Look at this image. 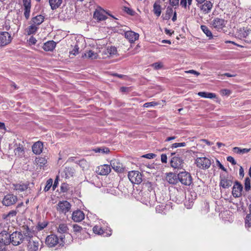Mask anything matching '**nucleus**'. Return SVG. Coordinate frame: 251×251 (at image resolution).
Instances as JSON below:
<instances>
[{"instance_id":"f257e3e1","label":"nucleus","mask_w":251,"mask_h":251,"mask_svg":"<svg viewBox=\"0 0 251 251\" xmlns=\"http://www.w3.org/2000/svg\"><path fill=\"white\" fill-rule=\"evenodd\" d=\"M46 244L50 247H54L57 244L63 246L65 244V235H61L59 237L55 234L48 235L46 239Z\"/></svg>"},{"instance_id":"f03ea898","label":"nucleus","mask_w":251,"mask_h":251,"mask_svg":"<svg viewBox=\"0 0 251 251\" xmlns=\"http://www.w3.org/2000/svg\"><path fill=\"white\" fill-rule=\"evenodd\" d=\"M177 178L178 182H180L182 184L186 186H190L193 182L191 174L185 170L178 173Z\"/></svg>"},{"instance_id":"7ed1b4c3","label":"nucleus","mask_w":251,"mask_h":251,"mask_svg":"<svg viewBox=\"0 0 251 251\" xmlns=\"http://www.w3.org/2000/svg\"><path fill=\"white\" fill-rule=\"evenodd\" d=\"M170 166L175 170H184L185 163L184 159L180 155L173 156L171 158L170 161Z\"/></svg>"},{"instance_id":"20e7f679","label":"nucleus","mask_w":251,"mask_h":251,"mask_svg":"<svg viewBox=\"0 0 251 251\" xmlns=\"http://www.w3.org/2000/svg\"><path fill=\"white\" fill-rule=\"evenodd\" d=\"M232 177L226 174H221L220 176L219 186L223 189H227L232 184Z\"/></svg>"},{"instance_id":"39448f33","label":"nucleus","mask_w":251,"mask_h":251,"mask_svg":"<svg viewBox=\"0 0 251 251\" xmlns=\"http://www.w3.org/2000/svg\"><path fill=\"white\" fill-rule=\"evenodd\" d=\"M232 194L233 197L239 198L244 196V192L243 191V186L241 183L238 180L234 182L233 186L232 187Z\"/></svg>"},{"instance_id":"423d86ee","label":"nucleus","mask_w":251,"mask_h":251,"mask_svg":"<svg viewBox=\"0 0 251 251\" xmlns=\"http://www.w3.org/2000/svg\"><path fill=\"white\" fill-rule=\"evenodd\" d=\"M142 174L137 171H131L128 173V177L132 183L139 184L142 181Z\"/></svg>"},{"instance_id":"0eeeda50","label":"nucleus","mask_w":251,"mask_h":251,"mask_svg":"<svg viewBox=\"0 0 251 251\" xmlns=\"http://www.w3.org/2000/svg\"><path fill=\"white\" fill-rule=\"evenodd\" d=\"M195 163L198 167L203 170L208 169L211 164V161L205 157L197 158Z\"/></svg>"},{"instance_id":"6e6552de","label":"nucleus","mask_w":251,"mask_h":251,"mask_svg":"<svg viewBox=\"0 0 251 251\" xmlns=\"http://www.w3.org/2000/svg\"><path fill=\"white\" fill-rule=\"evenodd\" d=\"M10 235L11 243L14 246L20 245L24 241V236L21 232L15 231L13 232Z\"/></svg>"},{"instance_id":"1a4fd4ad","label":"nucleus","mask_w":251,"mask_h":251,"mask_svg":"<svg viewBox=\"0 0 251 251\" xmlns=\"http://www.w3.org/2000/svg\"><path fill=\"white\" fill-rule=\"evenodd\" d=\"M18 200L17 197L13 194H8L4 196L2 203L3 205L9 206L15 204Z\"/></svg>"},{"instance_id":"9d476101","label":"nucleus","mask_w":251,"mask_h":251,"mask_svg":"<svg viewBox=\"0 0 251 251\" xmlns=\"http://www.w3.org/2000/svg\"><path fill=\"white\" fill-rule=\"evenodd\" d=\"M105 11L100 7H98L95 11L93 14V18L100 22L105 20L107 17L104 14Z\"/></svg>"},{"instance_id":"9b49d317","label":"nucleus","mask_w":251,"mask_h":251,"mask_svg":"<svg viewBox=\"0 0 251 251\" xmlns=\"http://www.w3.org/2000/svg\"><path fill=\"white\" fill-rule=\"evenodd\" d=\"M71 205L67 201H59L57 205V210L60 212L66 214L71 209Z\"/></svg>"},{"instance_id":"f8f14e48","label":"nucleus","mask_w":251,"mask_h":251,"mask_svg":"<svg viewBox=\"0 0 251 251\" xmlns=\"http://www.w3.org/2000/svg\"><path fill=\"white\" fill-rule=\"evenodd\" d=\"M12 40L10 34L6 31L0 33V44L1 46H4L9 44Z\"/></svg>"},{"instance_id":"ddd939ff","label":"nucleus","mask_w":251,"mask_h":251,"mask_svg":"<svg viewBox=\"0 0 251 251\" xmlns=\"http://www.w3.org/2000/svg\"><path fill=\"white\" fill-rule=\"evenodd\" d=\"M75 172V169L71 166H66L61 172L62 177L66 179L69 178L74 176Z\"/></svg>"},{"instance_id":"4468645a","label":"nucleus","mask_w":251,"mask_h":251,"mask_svg":"<svg viewBox=\"0 0 251 251\" xmlns=\"http://www.w3.org/2000/svg\"><path fill=\"white\" fill-rule=\"evenodd\" d=\"M110 166L113 170L117 173H123L124 172L125 167L123 164L120 162L118 160H113L110 162Z\"/></svg>"},{"instance_id":"2eb2a0df","label":"nucleus","mask_w":251,"mask_h":251,"mask_svg":"<svg viewBox=\"0 0 251 251\" xmlns=\"http://www.w3.org/2000/svg\"><path fill=\"white\" fill-rule=\"evenodd\" d=\"M177 176V171L169 172L166 174V179L170 184L176 185L178 183Z\"/></svg>"},{"instance_id":"dca6fc26","label":"nucleus","mask_w":251,"mask_h":251,"mask_svg":"<svg viewBox=\"0 0 251 251\" xmlns=\"http://www.w3.org/2000/svg\"><path fill=\"white\" fill-rule=\"evenodd\" d=\"M11 235L7 231L3 230L0 233V241L5 245H8L11 243Z\"/></svg>"},{"instance_id":"f3484780","label":"nucleus","mask_w":251,"mask_h":251,"mask_svg":"<svg viewBox=\"0 0 251 251\" xmlns=\"http://www.w3.org/2000/svg\"><path fill=\"white\" fill-rule=\"evenodd\" d=\"M84 214L80 210H77L73 212L72 219L74 222H79L84 219Z\"/></svg>"},{"instance_id":"a211bd4d","label":"nucleus","mask_w":251,"mask_h":251,"mask_svg":"<svg viewBox=\"0 0 251 251\" xmlns=\"http://www.w3.org/2000/svg\"><path fill=\"white\" fill-rule=\"evenodd\" d=\"M139 34L132 31H127L125 33V37L130 43H133L139 38Z\"/></svg>"},{"instance_id":"6ab92c4d","label":"nucleus","mask_w":251,"mask_h":251,"mask_svg":"<svg viewBox=\"0 0 251 251\" xmlns=\"http://www.w3.org/2000/svg\"><path fill=\"white\" fill-rule=\"evenodd\" d=\"M43 149V143L41 141L36 142L32 146L33 152L35 154H40Z\"/></svg>"},{"instance_id":"aec40b11","label":"nucleus","mask_w":251,"mask_h":251,"mask_svg":"<svg viewBox=\"0 0 251 251\" xmlns=\"http://www.w3.org/2000/svg\"><path fill=\"white\" fill-rule=\"evenodd\" d=\"M22 228H23V234L24 236V241H29V240H31V237H32V233L31 231L30 230L29 228L28 227V226L25 225H24L22 226Z\"/></svg>"},{"instance_id":"412c9836","label":"nucleus","mask_w":251,"mask_h":251,"mask_svg":"<svg viewBox=\"0 0 251 251\" xmlns=\"http://www.w3.org/2000/svg\"><path fill=\"white\" fill-rule=\"evenodd\" d=\"M212 25L216 28L222 29L225 26L226 21L223 19L216 18L212 21Z\"/></svg>"},{"instance_id":"4be33fe9","label":"nucleus","mask_w":251,"mask_h":251,"mask_svg":"<svg viewBox=\"0 0 251 251\" xmlns=\"http://www.w3.org/2000/svg\"><path fill=\"white\" fill-rule=\"evenodd\" d=\"M56 43L53 40L49 41L44 43L43 49L46 51H52L55 49Z\"/></svg>"},{"instance_id":"5701e85b","label":"nucleus","mask_w":251,"mask_h":251,"mask_svg":"<svg viewBox=\"0 0 251 251\" xmlns=\"http://www.w3.org/2000/svg\"><path fill=\"white\" fill-rule=\"evenodd\" d=\"M213 7V4L210 1H206L204 4H201L200 6V9L204 14L209 13Z\"/></svg>"},{"instance_id":"b1692460","label":"nucleus","mask_w":251,"mask_h":251,"mask_svg":"<svg viewBox=\"0 0 251 251\" xmlns=\"http://www.w3.org/2000/svg\"><path fill=\"white\" fill-rule=\"evenodd\" d=\"M110 165L104 164L98 168V171H100L99 174L100 175H107L111 171Z\"/></svg>"},{"instance_id":"393cba45","label":"nucleus","mask_w":251,"mask_h":251,"mask_svg":"<svg viewBox=\"0 0 251 251\" xmlns=\"http://www.w3.org/2000/svg\"><path fill=\"white\" fill-rule=\"evenodd\" d=\"M28 185V183L13 184L12 188L14 190L18 191V192H22L27 189Z\"/></svg>"},{"instance_id":"a878e982","label":"nucleus","mask_w":251,"mask_h":251,"mask_svg":"<svg viewBox=\"0 0 251 251\" xmlns=\"http://www.w3.org/2000/svg\"><path fill=\"white\" fill-rule=\"evenodd\" d=\"M45 17L42 15H38L31 19L32 23L36 25H39L44 21Z\"/></svg>"},{"instance_id":"bb28decb","label":"nucleus","mask_w":251,"mask_h":251,"mask_svg":"<svg viewBox=\"0 0 251 251\" xmlns=\"http://www.w3.org/2000/svg\"><path fill=\"white\" fill-rule=\"evenodd\" d=\"M49 4L52 10L59 7L62 3V0H49Z\"/></svg>"},{"instance_id":"cd10ccee","label":"nucleus","mask_w":251,"mask_h":251,"mask_svg":"<svg viewBox=\"0 0 251 251\" xmlns=\"http://www.w3.org/2000/svg\"><path fill=\"white\" fill-rule=\"evenodd\" d=\"M198 96L204 98L213 99L216 97V95L215 93L204 91L199 92L198 93Z\"/></svg>"},{"instance_id":"c85d7f7f","label":"nucleus","mask_w":251,"mask_h":251,"mask_svg":"<svg viewBox=\"0 0 251 251\" xmlns=\"http://www.w3.org/2000/svg\"><path fill=\"white\" fill-rule=\"evenodd\" d=\"M173 6H168L165 15H162V18L163 20H169L173 13Z\"/></svg>"},{"instance_id":"c756f323","label":"nucleus","mask_w":251,"mask_h":251,"mask_svg":"<svg viewBox=\"0 0 251 251\" xmlns=\"http://www.w3.org/2000/svg\"><path fill=\"white\" fill-rule=\"evenodd\" d=\"M15 155L18 157H22L25 154V150L22 145L19 144V146L14 149Z\"/></svg>"},{"instance_id":"7c9ffc66","label":"nucleus","mask_w":251,"mask_h":251,"mask_svg":"<svg viewBox=\"0 0 251 251\" xmlns=\"http://www.w3.org/2000/svg\"><path fill=\"white\" fill-rule=\"evenodd\" d=\"M28 246L31 251H36L38 249L39 243L34 240H30L28 241Z\"/></svg>"},{"instance_id":"2f4dec72","label":"nucleus","mask_w":251,"mask_h":251,"mask_svg":"<svg viewBox=\"0 0 251 251\" xmlns=\"http://www.w3.org/2000/svg\"><path fill=\"white\" fill-rule=\"evenodd\" d=\"M69 230V228L68 227V226L65 224H60L58 227L57 228V232L59 233H61V234H63L64 233H68V231Z\"/></svg>"},{"instance_id":"473e14b6","label":"nucleus","mask_w":251,"mask_h":251,"mask_svg":"<svg viewBox=\"0 0 251 251\" xmlns=\"http://www.w3.org/2000/svg\"><path fill=\"white\" fill-rule=\"evenodd\" d=\"M153 11L154 14L157 17L160 16L161 13V5L155 2L153 5Z\"/></svg>"},{"instance_id":"72a5a7b5","label":"nucleus","mask_w":251,"mask_h":251,"mask_svg":"<svg viewBox=\"0 0 251 251\" xmlns=\"http://www.w3.org/2000/svg\"><path fill=\"white\" fill-rule=\"evenodd\" d=\"M35 161L36 164L41 167H44L47 163V159L45 157H36Z\"/></svg>"},{"instance_id":"f704fd0d","label":"nucleus","mask_w":251,"mask_h":251,"mask_svg":"<svg viewBox=\"0 0 251 251\" xmlns=\"http://www.w3.org/2000/svg\"><path fill=\"white\" fill-rule=\"evenodd\" d=\"M251 190V179L249 177H246L244 180V190L245 193H248Z\"/></svg>"},{"instance_id":"c9c22d12","label":"nucleus","mask_w":251,"mask_h":251,"mask_svg":"<svg viewBox=\"0 0 251 251\" xmlns=\"http://www.w3.org/2000/svg\"><path fill=\"white\" fill-rule=\"evenodd\" d=\"M250 150H251V149H246V148L241 149L239 147H234L233 148V151L234 152H235L237 154H240L247 153L248 152H249Z\"/></svg>"},{"instance_id":"e433bc0d","label":"nucleus","mask_w":251,"mask_h":251,"mask_svg":"<svg viewBox=\"0 0 251 251\" xmlns=\"http://www.w3.org/2000/svg\"><path fill=\"white\" fill-rule=\"evenodd\" d=\"M37 26V25H36L33 24L32 25H29L27 28V34L31 35V34H35L37 32V31L38 29V27Z\"/></svg>"},{"instance_id":"4c0bfd02","label":"nucleus","mask_w":251,"mask_h":251,"mask_svg":"<svg viewBox=\"0 0 251 251\" xmlns=\"http://www.w3.org/2000/svg\"><path fill=\"white\" fill-rule=\"evenodd\" d=\"M201 28L202 31L206 34V35L209 37V39L213 38V35L211 31L205 25H201Z\"/></svg>"},{"instance_id":"58836bf2","label":"nucleus","mask_w":251,"mask_h":251,"mask_svg":"<svg viewBox=\"0 0 251 251\" xmlns=\"http://www.w3.org/2000/svg\"><path fill=\"white\" fill-rule=\"evenodd\" d=\"M245 226L249 231H251V216L250 215L246 216Z\"/></svg>"},{"instance_id":"ea45409f","label":"nucleus","mask_w":251,"mask_h":251,"mask_svg":"<svg viewBox=\"0 0 251 251\" xmlns=\"http://www.w3.org/2000/svg\"><path fill=\"white\" fill-rule=\"evenodd\" d=\"M107 51L110 55H114L117 54V48L114 46L108 47L107 48Z\"/></svg>"},{"instance_id":"a19ab883","label":"nucleus","mask_w":251,"mask_h":251,"mask_svg":"<svg viewBox=\"0 0 251 251\" xmlns=\"http://www.w3.org/2000/svg\"><path fill=\"white\" fill-rule=\"evenodd\" d=\"M52 182L53 180L51 178H50L47 181L46 185L44 189L45 192H47L50 189V187L52 185Z\"/></svg>"},{"instance_id":"79ce46f5","label":"nucleus","mask_w":251,"mask_h":251,"mask_svg":"<svg viewBox=\"0 0 251 251\" xmlns=\"http://www.w3.org/2000/svg\"><path fill=\"white\" fill-rule=\"evenodd\" d=\"M95 152H101L102 153H108L109 152V150L107 148L101 149L100 148H97L94 150Z\"/></svg>"},{"instance_id":"37998d69","label":"nucleus","mask_w":251,"mask_h":251,"mask_svg":"<svg viewBox=\"0 0 251 251\" xmlns=\"http://www.w3.org/2000/svg\"><path fill=\"white\" fill-rule=\"evenodd\" d=\"M124 10L126 13L130 16H134L136 13V12L133 9L126 6L124 7Z\"/></svg>"},{"instance_id":"c03bdc74","label":"nucleus","mask_w":251,"mask_h":251,"mask_svg":"<svg viewBox=\"0 0 251 251\" xmlns=\"http://www.w3.org/2000/svg\"><path fill=\"white\" fill-rule=\"evenodd\" d=\"M93 230L97 234L101 235L103 234V230L99 226H95L93 228Z\"/></svg>"},{"instance_id":"a18cd8bd","label":"nucleus","mask_w":251,"mask_h":251,"mask_svg":"<svg viewBox=\"0 0 251 251\" xmlns=\"http://www.w3.org/2000/svg\"><path fill=\"white\" fill-rule=\"evenodd\" d=\"M188 200H186L184 203L185 207L187 209H190L193 205V201L192 200H190V198H188Z\"/></svg>"},{"instance_id":"49530a36","label":"nucleus","mask_w":251,"mask_h":251,"mask_svg":"<svg viewBox=\"0 0 251 251\" xmlns=\"http://www.w3.org/2000/svg\"><path fill=\"white\" fill-rule=\"evenodd\" d=\"M186 143L185 142H182V143H175L173 144L171 146V148L174 149L178 147H185L186 146Z\"/></svg>"},{"instance_id":"de8ad7c7","label":"nucleus","mask_w":251,"mask_h":251,"mask_svg":"<svg viewBox=\"0 0 251 251\" xmlns=\"http://www.w3.org/2000/svg\"><path fill=\"white\" fill-rule=\"evenodd\" d=\"M144 188H147L148 190L151 191L152 189V184L151 182L147 181L146 182H144L143 183Z\"/></svg>"},{"instance_id":"09e8293b","label":"nucleus","mask_w":251,"mask_h":251,"mask_svg":"<svg viewBox=\"0 0 251 251\" xmlns=\"http://www.w3.org/2000/svg\"><path fill=\"white\" fill-rule=\"evenodd\" d=\"M19 212V210L15 209L11 210L8 212V213L7 215V217H13L16 215L17 213Z\"/></svg>"},{"instance_id":"8fccbe9b","label":"nucleus","mask_w":251,"mask_h":251,"mask_svg":"<svg viewBox=\"0 0 251 251\" xmlns=\"http://www.w3.org/2000/svg\"><path fill=\"white\" fill-rule=\"evenodd\" d=\"M30 8H24V16L26 20H28L29 18Z\"/></svg>"},{"instance_id":"3c124183","label":"nucleus","mask_w":251,"mask_h":251,"mask_svg":"<svg viewBox=\"0 0 251 251\" xmlns=\"http://www.w3.org/2000/svg\"><path fill=\"white\" fill-rule=\"evenodd\" d=\"M24 8H31V0H23Z\"/></svg>"},{"instance_id":"603ef678","label":"nucleus","mask_w":251,"mask_h":251,"mask_svg":"<svg viewBox=\"0 0 251 251\" xmlns=\"http://www.w3.org/2000/svg\"><path fill=\"white\" fill-rule=\"evenodd\" d=\"M79 47L77 45H75L72 51L70 52V54H72L74 55H76L79 53Z\"/></svg>"},{"instance_id":"864d4df0","label":"nucleus","mask_w":251,"mask_h":251,"mask_svg":"<svg viewBox=\"0 0 251 251\" xmlns=\"http://www.w3.org/2000/svg\"><path fill=\"white\" fill-rule=\"evenodd\" d=\"M157 105V103L154 101L150 102H146L144 104L143 106L144 107H153Z\"/></svg>"},{"instance_id":"5fc2aeb1","label":"nucleus","mask_w":251,"mask_h":251,"mask_svg":"<svg viewBox=\"0 0 251 251\" xmlns=\"http://www.w3.org/2000/svg\"><path fill=\"white\" fill-rule=\"evenodd\" d=\"M61 191L62 192H67L68 190V184L67 183H63L61 186Z\"/></svg>"},{"instance_id":"6e6d98bb","label":"nucleus","mask_w":251,"mask_h":251,"mask_svg":"<svg viewBox=\"0 0 251 251\" xmlns=\"http://www.w3.org/2000/svg\"><path fill=\"white\" fill-rule=\"evenodd\" d=\"M156 156V154L152 153H147L143 155L142 157L148 159H153Z\"/></svg>"},{"instance_id":"4d7b16f0","label":"nucleus","mask_w":251,"mask_h":251,"mask_svg":"<svg viewBox=\"0 0 251 251\" xmlns=\"http://www.w3.org/2000/svg\"><path fill=\"white\" fill-rule=\"evenodd\" d=\"M82 228L81 226H78L77 224H75L73 225V229L74 232H79L82 230Z\"/></svg>"},{"instance_id":"13d9d810","label":"nucleus","mask_w":251,"mask_h":251,"mask_svg":"<svg viewBox=\"0 0 251 251\" xmlns=\"http://www.w3.org/2000/svg\"><path fill=\"white\" fill-rule=\"evenodd\" d=\"M216 164L220 169L226 172V173H227V169L221 163L219 160H216Z\"/></svg>"},{"instance_id":"bf43d9fd","label":"nucleus","mask_w":251,"mask_h":251,"mask_svg":"<svg viewBox=\"0 0 251 251\" xmlns=\"http://www.w3.org/2000/svg\"><path fill=\"white\" fill-rule=\"evenodd\" d=\"M48 225V223L46 222L39 223L38 225V229L39 230H42L45 228Z\"/></svg>"},{"instance_id":"052dcab7","label":"nucleus","mask_w":251,"mask_h":251,"mask_svg":"<svg viewBox=\"0 0 251 251\" xmlns=\"http://www.w3.org/2000/svg\"><path fill=\"white\" fill-rule=\"evenodd\" d=\"M179 0H169V3L171 6H178Z\"/></svg>"},{"instance_id":"680f3d73","label":"nucleus","mask_w":251,"mask_h":251,"mask_svg":"<svg viewBox=\"0 0 251 251\" xmlns=\"http://www.w3.org/2000/svg\"><path fill=\"white\" fill-rule=\"evenodd\" d=\"M152 66L156 70L160 69L163 67V65L160 62H156L152 64Z\"/></svg>"},{"instance_id":"e2e57ef3","label":"nucleus","mask_w":251,"mask_h":251,"mask_svg":"<svg viewBox=\"0 0 251 251\" xmlns=\"http://www.w3.org/2000/svg\"><path fill=\"white\" fill-rule=\"evenodd\" d=\"M226 160L227 161L230 162L232 165H236L237 163L234 158L231 156H227L226 157Z\"/></svg>"},{"instance_id":"0e129e2a","label":"nucleus","mask_w":251,"mask_h":251,"mask_svg":"<svg viewBox=\"0 0 251 251\" xmlns=\"http://www.w3.org/2000/svg\"><path fill=\"white\" fill-rule=\"evenodd\" d=\"M161 161L163 163H167V156L166 154H162L161 155Z\"/></svg>"},{"instance_id":"69168bd1","label":"nucleus","mask_w":251,"mask_h":251,"mask_svg":"<svg viewBox=\"0 0 251 251\" xmlns=\"http://www.w3.org/2000/svg\"><path fill=\"white\" fill-rule=\"evenodd\" d=\"M94 52L92 50H89L85 54V55L87 56L88 58H92L94 55Z\"/></svg>"},{"instance_id":"338daca9","label":"nucleus","mask_w":251,"mask_h":251,"mask_svg":"<svg viewBox=\"0 0 251 251\" xmlns=\"http://www.w3.org/2000/svg\"><path fill=\"white\" fill-rule=\"evenodd\" d=\"M185 73L192 74L195 75L197 76H198L200 75V73L199 72H198L195 70H190L189 71H185Z\"/></svg>"},{"instance_id":"774afa93","label":"nucleus","mask_w":251,"mask_h":251,"mask_svg":"<svg viewBox=\"0 0 251 251\" xmlns=\"http://www.w3.org/2000/svg\"><path fill=\"white\" fill-rule=\"evenodd\" d=\"M37 40L36 39L33 37V36H31L29 40V42L31 45H35L36 43Z\"/></svg>"}]
</instances>
